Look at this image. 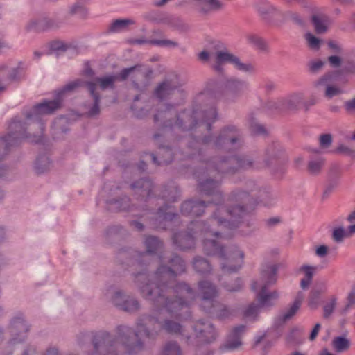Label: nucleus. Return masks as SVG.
<instances>
[{
  "label": "nucleus",
  "mask_w": 355,
  "mask_h": 355,
  "mask_svg": "<svg viewBox=\"0 0 355 355\" xmlns=\"http://www.w3.org/2000/svg\"><path fill=\"white\" fill-rule=\"evenodd\" d=\"M170 266L162 264L152 275L145 270L135 274V282L145 299H150L156 304H164L168 311L174 312L187 304L186 301L171 302L170 296L176 294L196 298L195 291L185 282L173 285V279L185 272V261L177 254L168 259Z\"/></svg>",
  "instance_id": "f257e3e1"
},
{
  "label": "nucleus",
  "mask_w": 355,
  "mask_h": 355,
  "mask_svg": "<svg viewBox=\"0 0 355 355\" xmlns=\"http://www.w3.org/2000/svg\"><path fill=\"white\" fill-rule=\"evenodd\" d=\"M217 116L214 105H206L199 111L193 110L191 113L186 110L178 112L175 105L166 103L157 110L153 116V121L156 127L163 131L178 130L187 132L202 127L210 132Z\"/></svg>",
  "instance_id": "f03ea898"
},
{
  "label": "nucleus",
  "mask_w": 355,
  "mask_h": 355,
  "mask_svg": "<svg viewBox=\"0 0 355 355\" xmlns=\"http://www.w3.org/2000/svg\"><path fill=\"white\" fill-rule=\"evenodd\" d=\"M150 302L153 305V312L151 314H143L137 320L136 324V331H134L135 337L139 336H144L149 340H155L162 331L170 334H182V326L173 320L166 318L164 311H166L171 317L176 319H182L183 315L182 311L185 310L187 312L189 305L195 298H189L183 295H179L176 297V294L170 296V301L179 302L186 301L187 304L178 309L177 311H170L164 304H156L155 302L150 299H146Z\"/></svg>",
  "instance_id": "7ed1b4c3"
},
{
  "label": "nucleus",
  "mask_w": 355,
  "mask_h": 355,
  "mask_svg": "<svg viewBox=\"0 0 355 355\" xmlns=\"http://www.w3.org/2000/svg\"><path fill=\"white\" fill-rule=\"evenodd\" d=\"M226 200L227 205H220L212 214L210 222L230 229L238 227L258 205L255 197L240 188L232 190Z\"/></svg>",
  "instance_id": "20e7f679"
},
{
  "label": "nucleus",
  "mask_w": 355,
  "mask_h": 355,
  "mask_svg": "<svg viewBox=\"0 0 355 355\" xmlns=\"http://www.w3.org/2000/svg\"><path fill=\"white\" fill-rule=\"evenodd\" d=\"M210 144L216 149L227 152L237 150L244 145V136L242 130L232 124L223 126L215 137L211 135H205L200 138L191 136L188 141L186 150L182 153L183 158L204 161V148L202 146Z\"/></svg>",
  "instance_id": "39448f33"
},
{
  "label": "nucleus",
  "mask_w": 355,
  "mask_h": 355,
  "mask_svg": "<svg viewBox=\"0 0 355 355\" xmlns=\"http://www.w3.org/2000/svg\"><path fill=\"white\" fill-rule=\"evenodd\" d=\"M202 250L206 255L217 257L223 261L220 268L224 273L236 272L243 264L245 254L236 245L224 246L215 239L205 238Z\"/></svg>",
  "instance_id": "423d86ee"
},
{
  "label": "nucleus",
  "mask_w": 355,
  "mask_h": 355,
  "mask_svg": "<svg viewBox=\"0 0 355 355\" xmlns=\"http://www.w3.org/2000/svg\"><path fill=\"white\" fill-rule=\"evenodd\" d=\"M211 218L206 221L198 220L191 223L189 231H181L175 233L172 236L173 244L180 250H187L195 247V237L198 236H211L218 238L219 230L215 228L216 223L210 222Z\"/></svg>",
  "instance_id": "0eeeda50"
},
{
  "label": "nucleus",
  "mask_w": 355,
  "mask_h": 355,
  "mask_svg": "<svg viewBox=\"0 0 355 355\" xmlns=\"http://www.w3.org/2000/svg\"><path fill=\"white\" fill-rule=\"evenodd\" d=\"M278 266L276 264L266 265L262 267L259 280L254 281L251 284V289L257 292L256 300L261 308H270L275 304L279 297L276 291H268V287L275 284Z\"/></svg>",
  "instance_id": "6e6552de"
},
{
  "label": "nucleus",
  "mask_w": 355,
  "mask_h": 355,
  "mask_svg": "<svg viewBox=\"0 0 355 355\" xmlns=\"http://www.w3.org/2000/svg\"><path fill=\"white\" fill-rule=\"evenodd\" d=\"M146 252H139L132 249H121L116 254V261L121 264L143 266L146 265L148 254H156L163 248V242L155 236H146L144 240Z\"/></svg>",
  "instance_id": "1a4fd4ad"
},
{
  "label": "nucleus",
  "mask_w": 355,
  "mask_h": 355,
  "mask_svg": "<svg viewBox=\"0 0 355 355\" xmlns=\"http://www.w3.org/2000/svg\"><path fill=\"white\" fill-rule=\"evenodd\" d=\"M62 100L60 97L53 100H43L42 102L35 105L32 109L25 114L26 118L28 121H33L31 125H34L38 129L37 134L34 135L35 139L33 140L36 143L42 141V135L44 131V123L42 120L43 116L53 114L61 107Z\"/></svg>",
  "instance_id": "9d476101"
},
{
  "label": "nucleus",
  "mask_w": 355,
  "mask_h": 355,
  "mask_svg": "<svg viewBox=\"0 0 355 355\" xmlns=\"http://www.w3.org/2000/svg\"><path fill=\"white\" fill-rule=\"evenodd\" d=\"M194 176L198 180V188L200 193L211 196L214 198L211 202L218 205L224 204L225 199L220 189L221 180L216 178L211 169L205 166V169H197L194 172Z\"/></svg>",
  "instance_id": "9b49d317"
},
{
  "label": "nucleus",
  "mask_w": 355,
  "mask_h": 355,
  "mask_svg": "<svg viewBox=\"0 0 355 355\" xmlns=\"http://www.w3.org/2000/svg\"><path fill=\"white\" fill-rule=\"evenodd\" d=\"M153 70L146 68L142 64H136L128 68L123 69L119 73L114 74L116 81H125L129 76L132 78V84L137 90L149 85L152 78Z\"/></svg>",
  "instance_id": "f8f14e48"
},
{
  "label": "nucleus",
  "mask_w": 355,
  "mask_h": 355,
  "mask_svg": "<svg viewBox=\"0 0 355 355\" xmlns=\"http://www.w3.org/2000/svg\"><path fill=\"white\" fill-rule=\"evenodd\" d=\"M215 48L217 49L214 54L215 64L213 66L215 71L222 72V66L225 63L232 64L236 69L245 72L250 71L253 69L252 64L241 62L237 56L227 51L224 44L222 42H217Z\"/></svg>",
  "instance_id": "ddd939ff"
},
{
  "label": "nucleus",
  "mask_w": 355,
  "mask_h": 355,
  "mask_svg": "<svg viewBox=\"0 0 355 355\" xmlns=\"http://www.w3.org/2000/svg\"><path fill=\"white\" fill-rule=\"evenodd\" d=\"M21 121L20 120L13 119L9 125L8 133L6 135L16 146L19 145L24 139H28L31 142L36 143L33 141L35 139L34 135L37 132H32L37 127L32 124L33 121Z\"/></svg>",
  "instance_id": "4468645a"
},
{
  "label": "nucleus",
  "mask_w": 355,
  "mask_h": 355,
  "mask_svg": "<svg viewBox=\"0 0 355 355\" xmlns=\"http://www.w3.org/2000/svg\"><path fill=\"white\" fill-rule=\"evenodd\" d=\"M247 89L248 83L246 81L232 78L227 80L221 93L216 94L215 96L225 101H234Z\"/></svg>",
  "instance_id": "2eb2a0df"
},
{
  "label": "nucleus",
  "mask_w": 355,
  "mask_h": 355,
  "mask_svg": "<svg viewBox=\"0 0 355 355\" xmlns=\"http://www.w3.org/2000/svg\"><path fill=\"white\" fill-rule=\"evenodd\" d=\"M204 161H200V162H205V166L209 169H211L215 174H234L236 173L234 163L232 161V156H222L214 157L211 160H206L203 155ZM199 162V160L196 159Z\"/></svg>",
  "instance_id": "dca6fc26"
},
{
  "label": "nucleus",
  "mask_w": 355,
  "mask_h": 355,
  "mask_svg": "<svg viewBox=\"0 0 355 355\" xmlns=\"http://www.w3.org/2000/svg\"><path fill=\"white\" fill-rule=\"evenodd\" d=\"M26 78V67L23 62H19L16 67H10L7 64L0 65L1 83L6 87L12 83H19Z\"/></svg>",
  "instance_id": "f3484780"
},
{
  "label": "nucleus",
  "mask_w": 355,
  "mask_h": 355,
  "mask_svg": "<svg viewBox=\"0 0 355 355\" xmlns=\"http://www.w3.org/2000/svg\"><path fill=\"white\" fill-rule=\"evenodd\" d=\"M196 338L199 342L211 343L218 337V332L214 324L208 320H198L193 325Z\"/></svg>",
  "instance_id": "a211bd4d"
},
{
  "label": "nucleus",
  "mask_w": 355,
  "mask_h": 355,
  "mask_svg": "<svg viewBox=\"0 0 355 355\" xmlns=\"http://www.w3.org/2000/svg\"><path fill=\"white\" fill-rule=\"evenodd\" d=\"M130 189L136 200L146 202L153 195L154 184L149 178H141L132 182Z\"/></svg>",
  "instance_id": "6ab92c4d"
},
{
  "label": "nucleus",
  "mask_w": 355,
  "mask_h": 355,
  "mask_svg": "<svg viewBox=\"0 0 355 355\" xmlns=\"http://www.w3.org/2000/svg\"><path fill=\"white\" fill-rule=\"evenodd\" d=\"M31 325L25 319L24 314L18 313L10 322L11 339L16 338V342H25L30 331Z\"/></svg>",
  "instance_id": "aec40b11"
},
{
  "label": "nucleus",
  "mask_w": 355,
  "mask_h": 355,
  "mask_svg": "<svg viewBox=\"0 0 355 355\" xmlns=\"http://www.w3.org/2000/svg\"><path fill=\"white\" fill-rule=\"evenodd\" d=\"M286 155L283 146L277 141H272L266 146L263 156L266 166L282 164L286 161Z\"/></svg>",
  "instance_id": "412c9836"
},
{
  "label": "nucleus",
  "mask_w": 355,
  "mask_h": 355,
  "mask_svg": "<svg viewBox=\"0 0 355 355\" xmlns=\"http://www.w3.org/2000/svg\"><path fill=\"white\" fill-rule=\"evenodd\" d=\"M112 302L115 306L129 313L136 312L140 309L139 301L123 291H116L112 297Z\"/></svg>",
  "instance_id": "4be33fe9"
},
{
  "label": "nucleus",
  "mask_w": 355,
  "mask_h": 355,
  "mask_svg": "<svg viewBox=\"0 0 355 355\" xmlns=\"http://www.w3.org/2000/svg\"><path fill=\"white\" fill-rule=\"evenodd\" d=\"M163 137V135L156 132L153 135V139L156 144L159 146V160L153 153H146L155 165L168 164L173 160L175 153L173 151L171 146L168 145H164L160 143L159 140Z\"/></svg>",
  "instance_id": "5701e85b"
},
{
  "label": "nucleus",
  "mask_w": 355,
  "mask_h": 355,
  "mask_svg": "<svg viewBox=\"0 0 355 355\" xmlns=\"http://www.w3.org/2000/svg\"><path fill=\"white\" fill-rule=\"evenodd\" d=\"M199 293L200 295V309L203 311L216 302L218 293L216 286L207 280L198 282Z\"/></svg>",
  "instance_id": "b1692460"
},
{
  "label": "nucleus",
  "mask_w": 355,
  "mask_h": 355,
  "mask_svg": "<svg viewBox=\"0 0 355 355\" xmlns=\"http://www.w3.org/2000/svg\"><path fill=\"white\" fill-rule=\"evenodd\" d=\"M169 206L164 204L160 207L151 220V225L156 230H166L169 223L173 221L178 217V214L168 211Z\"/></svg>",
  "instance_id": "393cba45"
},
{
  "label": "nucleus",
  "mask_w": 355,
  "mask_h": 355,
  "mask_svg": "<svg viewBox=\"0 0 355 355\" xmlns=\"http://www.w3.org/2000/svg\"><path fill=\"white\" fill-rule=\"evenodd\" d=\"M245 329L246 326L244 324L234 327L227 336L225 343L220 347V349L223 352H227L234 351L239 348L243 344L241 338Z\"/></svg>",
  "instance_id": "a878e982"
},
{
  "label": "nucleus",
  "mask_w": 355,
  "mask_h": 355,
  "mask_svg": "<svg viewBox=\"0 0 355 355\" xmlns=\"http://www.w3.org/2000/svg\"><path fill=\"white\" fill-rule=\"evenodd\" d=\"M210 204H213L211 201L205 202L200 200H188L184 201L181 205V212L183 215L191 216H202L206 207Z\"/></svg>",
  "instance_id": "bb28decb"
},
{
  "label": "nucleus",
  "mask_w": 355,
  "mask_h": 355,
  "mask_svg": "<svg viewBox=\"0 0 355 355\" xmlns=\"http://www.w3.org/2000/svg\"><path fill=\"white\" fill-rule=\"evenodd\" d=\"M196 4V12L202 17L219 12L224 8V3L220 0H189Z\"/></svg>",
  "instance_id": "cd10ccee"
},
{
  "label": "nucleus",
  "mask_w": 355,
  "mask_h": 355,
  "mask_svg": "<svg viewBox=\"0 0 355 355\" xmlns=\"http://www.w3.org/2000/svg\"><path fill=\"white\" fill-rule=\"evenodd\" d=\"M203 311L211 317L219 320L229 319L234 315V309L218 301L214 302L209 307L204 309Z\"/></svg>",
  "instance_id": "c85d7f7f"
},
{
  "label": "nucleus",
  "mask_w": 355,
  "mask_h": 355,
  "mask_svg": "<svg viewBox=\"0 0 355 355\" xmlns=\"http://www.w3.org/2000/svg\"><path fill=\"white\" fill-rule=\"evenodd\" d=\"M24 342H16V338L10 339L5 349L6 355H34L36 348L32 345H24Z\"/></svg>",
  "instance_id": "c756f323"
},
{
  "label": "nucleus",
  "mask_w": 355,
  "mask_h": 355,
  "mask_svg": "<svg viewBox=\"0 0 355 355\" xmlns=\"http://www.w3.org/2000/svg\"><path fill=\"white\" fill-rule=\"evenodd\" d=\"M236 173L239 171H248L259 168L260 166L256 162L253 155L250 153L237 154L232 156Z\"/></svg>",
  "instance_id": "7c9ffc66"
},
{
  "label": "nucleus",
  "mask_w": 355,
  "mask_h": 355,
  "mask_svg": "<svg viewBox=\"0 0 355 355\" xmlns=\"http://www.w3.org/2000/svg\"><path fill=\"white\" fill-rule=\"evenodd\" d=\"M62 21L58 17H42L32 21L29 28L37 32L54 30L60 28Z\"/></svg>",
  "instance_id": "2f4dec72"
},
{
  "label": "nucleus",
  "mask_w": 355,
  "mask_h": 355,
  "mask_svg": "<svg viewBox=\"0 0 355 355\" xmlns=\"http://www.w3.org/2000/svg\"><path fill=\"white\" fill-rule=\"evenodd\" d=\"M107 209L112 211H132L135 209V205L131 203V199L126 195L116 198H110L106 200Z\"/></svg>",
  "instance_id": "473e14b6"
},
{
  "label": "nucleus",
  "mask_w": 355,
  "mask_h": 355,
  "mask_svg": "<svg viewBox=\"0 0 355 355\" xmlns=\"http://www.w3.org/2000/svg\"><path fill=\"white\" fill-rule=\"evenodd\" d=\"M178 88L179 84L177 81L166 79L157 86L154 94L159 100H164L173 94Z\"/></svg>",
  "instance_id": "72a5a7b5"
},
{
  "label": "nucleus",
  "mask_w": 355,
  "mask_h": 355,
  "mask_svg": "<svg viewBox=\"0 0 355 355\" xmlns=\"http://www.w3.org/2000/svg\"><path fill=\"white\" fill-rule=\"evenodd\" d=\"M87 89L89 92V96L93 99V103L92 105L89 107L88 111L87 112L86 114L89 117H94L96 116H98L101 112V95L96 91V85L95 83H87Z\"/></svg>",
  "instance_id": "f704fd0d"
},
{
  "label": "nucleus",
  "mask_w": 355,
  "mask_h": 355,
  "mask_svg": "<svg viewBox=\"0 0 355 355\" xmlns=\"http://www.w3.org/2000/svg\"><path fill=\"white\" fill-rule=\"evenodd\" d=\"M192 266L194 270L200 275H208L212 271L210 262L201 256H196L193 258Z\"/></svg>",
  "instance_id": "c9c22d12"
},
{
  "label": "nucleus",
  "mask_w": 355,
  "mask_h": 355,
  "mask_svg": "<svg viewBox=\"0 0 355 355\" xmlns=\"http://www.w3.org/2000/svg\"><path fill=\"white\" fill-rule=\"evenodd\" d=\"M304 99V95L301 93L293 94L290 96L281 98L282 105V111L295 110L302 103Z\"/></svg>",
  "instance_id": "e433bc0d"
},
{
  "label": "nucleus",
  "mask_w": 355,
  "mask_h": 355,
  "mask_svg": "<svg viewBox=\"0 0 355 355\" xmlns=\"http://www.w3.org/2000/svg\"><path fill=\"white\" fill-rule=\"evenodd\" d=\"M302 302V297L298 295L294 300L293 303L290 306V307L284 313L280 314L277 320L281 323H284L289 320H291L300 309Z\"/></svg>",
  "instance_id": "4c0bfd02"
},
{
  "label": "nucleus",
  "mask_w": 355,
  "mask_h": 355,
  "mask_svg": "<svg viewBox=\"0 0 355 355\" xmlns=\"http://www.w3.org/2000/svg\"><path fill=\"white\" fill-rule=\"evenodd\" d=\"M255 198L257 199L258 204L261 203L266 207H270L275 204L277 197L271 192L270 188H262Z\"/></svg>",
  "instance_id": "58836bf2"
},
{
  "label": "nucleus",
  "mask_w": 355,
  "mask_h": 355,
  "mask_svg": "<svg viewBox=\"0 0 355 355\" xmlns=\"http://www.w3.org/2000/svg\"><path fill=\"white\" fill-rule=\"evenodd\" d=\"M116 80L114 74H110L102 77H96L94 78V81L92 82L95 83L96 85L98 84L100 89L105 91L109 89H114L116 87Z\"/></svg>",
  "instance_id": "ea45409f"
},
{
  "label": "nucleus",
  "mask_w": 355,
  "mask_h": 355,
  "mask_svg": "<svg viewBox=\"0 0 355 355\" xmlns=\"http://www.w3.org/2000/svg\"><path fill=\"white\" fill-rule=\"evenodd\" d=\"M135 21L132 19H114L109 26L108 31L111 33H119L125 31L129 26L134 25Z\"/></svg>",
  "instance_id": "a19ab883"
},
{
  "label": "nucleus",
  "mask_w": 355,
  "mask_h": 355,
  "mask_svg": "<svg viewBox=\"0 0 355 355\" xmlns=\"http://www.w3.org/2000/svg\"><path fill=\"white\" fill-rule=\"evenodd\" d=\"M135 44H150L151 45L161 46V47H171L175 48L178 46V43L175 41L171 40H143L137 39L133 42Z\"/></svg>",
  "instance_id": "79ce46f5"
},
{
  "label": "nucleus",
  "mask_w": 355,
  "mask_h": 355,
  "mask_svg": "<svg viewBox=\"0 0 355 355\" xmlns=\"http://www.w3.org/2000/svg\"><path fill=\"white\" fill-rule=\"evenodd\" d=\"M51 162L46 155H40L35 162V170L37 174L44 173L50 169Z\"/></svg>",
  "instance_id": "37998d69"
},
{
  "label": "nucleus",
  "mask_w": 355,
  "mask_h": 355,
  "mask_svg": "<svg viewBox=\"0 0 355 355\" xmlns=\"http://www.w3.org/2000/svg\"><path fill=\"white\" fill-rule=\"evenodd\" d=\"M279 15L282 16L284 21H291L293 24L300 27L304 26V21L298 12L287 10L284 12H279Z\"/></svg>",
  "instance_id": "c03bdc74"
},
{
  "label": "nucleus",
  "mask_w": 355,
  "mask_h": 355,
  "mask_svg": "<svg viewBox=\"0 0 355 355\" xmlns=\"http://www.w3.org/2000/svg\"><path fill=\"white\" fill-rule=\"evenodd\" d=\"M355 49L346 53L344 55L343 71L347 73H355Z\"/></svg>",
  "instance_id": "a18cd8bd"
},
{
  "label": "nucleus",
  "mask_w": 355,
  "mask_h": 355,
  "mask_svg": "<svg viewBox=\"0 0 355 355\" xmlns=\"http://www.w3.org/2000/svg\"><path fill=\"white\" fill-rule=\"evenodd\" d=\"M161 355H182L180 345L175 341H168L163 347Z\"/></svg>",
  "instance_id": "49530a36"
},
{
  "label": "nucleus",
  "mask_w": 355,
  "mask_h": 355,
  "mask_svg": "<svg viewBox=\"0 0 355 355\" xmlns=\"http://www.w3.org/2000/svg\"><path fill=\"white\" fill-rule=\"evenodd\" d=\"M247 40L249 44H250L257 49L264 51L268 50V44L259 35H249L247 37Z\"/></svg>",
  "instance_id": "de8ad7c7"
},
{
  "label": "nucleus",
  "mask_w": 355,
  "mask_h": 355,
  "mask_svg": "<svg viewBox=\"0 0 355 355\" xmlns=\"http://www.w3.org/2000/svg\"><path fill=\"white\" fill-rule=\"evenodd\" d=\"M324 164V159L320 157L315 160H311L307 166L309 173L312 175L320 174Z\"/></svg>",
  "instance_id": "09e8293b"
},
{
  "label": "nucleus",
  "mask_w": 355,
  "mask_h": 355,
  "mask_svg": "<svg viewBox=\"0 0 355 355\" xmlns=\"http://www.w3.org/2000/svg\"><path fill=\"white\" fill-rule=\"evenodd\" d=\"M332 345L337 352H343L349 347V341L342 336L336 337L332 341Z\"/></svg>",
  "instance_id": "8fccbe9b"
},
{
  "label": "nucleus",
  "mask_w": 355,
  "mask_h": 355,
  "mask_svg": "<svg viewBox=\"0 0 355 355\" xmlns=\"http://www.w3.org/2000/svg\"><path fill=\"white\" fill-rule=\"evenodd\" d=\"M16 146L6 136L0 137V160L8 153L11 147Z\"/></svg>",
  "instance_id": "3c124183"
},
{
  "label": "nucleus",
  "mask_w": 355,
  "mask_h": 355,
  "mask_svg": "<svg viewBox=\"0 0 355 355\" xmlns=\"http://www.w3.org/2000/svg\"><path fill=\"white\" fill-rule=\"evenodd\" d=\"M89 82V81H85L82 79H76L73 81L67 83L65 86H64V87L60 92L59 94H63L64 93L67 92H72L76 89L81 87H85L87 88V83Z\"/></svg>",
  "instance_id": "603ef678"
},
{
  "label": "nucleus",
  "mask_w": 355,
  "mask_h": 355,
  "mask_svg": "<svg viewBox=\"0 0 355 355\" xmlns=\"http://www.w3.org/2000/svg\"><path fill=\"white\" fill-rule=\"evenodd\" d=\"M243 286V280L240 277H237L234 281L225 282L223 283L224 288L230 292L240 291Z\"/></svg>",
  "instance_id": "864d4df0"
},
{
  "label": "nucleus",
  "mask_w": 355,
  "mask_h": 355,
  "mask_svg": "<svg viewBox=\"0 0 355 355\" xmlns=\"http://www.w3.org/2000/svg\"><path fill=\"white\" fill-rule=\"evenodd\" d=\"M69 14L71 15H78L84 18L87 15V10L81 3L76 2L70 7Z\"/></svg>",
  "instance_id": "5fc2aeb1"
},
{
  "label": "nucleus",
  "mask_w": 355,
  "mask_h": 355,
  "mask_svg": "<svg viewBox=\"0 0 355 355\" xmlns=\"http://www.w3.org/2000/svg\"><path fill=\"white\" fill-rule=\"evenodd\" d=\"M325 291V287L320 289H313L311 291L309 295V305L311 306H316L320 301L322 293Z\"/></svg>",
  "instance_id": "6e6d98bb"
},
{
  "label": "nucleus",
  "mask_w": 355,
  "mask_h": 355,
  "mask_svg": "<svg viewBox=\"0 0 355 355\" xmlns=\"http://www.w3.org/2000/svg\"><path fill=\"white\" fill-rule=\"evenodd\" d=\"M325 62L322 60H312L308 63V71L311 74H317L322 71Z\"/></svg>",
  "instance_id": "4d7b16f0"
},
{
  "label": "nucleus",
  "mask_w": 355,
  "mask_h": 355,
  "mask_svg": "<svg viewBox=\"0 0 355 355\" xmlns=\"http://www.w3.org/2000/svg\"><path fill=\"white\" fill-rule=\"evenodd\" d=\"M332 79V75L330 73H327L322 76L320 78H318L317 80L313 82V85L315 88L320 89L322 87H327L329 85V83Z\"/></svg>",
  "instance_id": "13d9d810"
},
{
  "label": "nucleus",
  "mask_w": 355,
  "mask_h": 355,
  "mask_svg": "<svg viewBox=\"0 0 355 355\" xmlns=\"http://www.w3.org/2000/svg\"><path fill=\"white\" fill-rule=\"evenodd\" d=\"M161 198L164 199L166 201L175 202L177 200V188L173 187L171 189H168L165 188L163 193L161 196Z\"/></svg>",
  "instance_id": "bf43d9fd"
},
{
  "label": "nucleus",
  "mask_w": 355,
  "mask_h": 355,
  "mask_svg": "<svg viewBox=\"0 0 355 355\" xmlns=\"http://www.w3.org/2000/svg\"><path fill=\"white\" fill-rule=\"evenodd\" d=\"M258 11L263 16L274 13L279 15V12H280L277 10L273 6L269 3L260 5L258 8Z\"/></svg>",
  "instance_id": "052dcab7"
},
{
  "label": "nucleus",
  "mask_w": 355,
  "mask_h": 355,
  "mask_svg": "<svg viewBox=\"0 0 355 355\" xmlns=\"http://www.w3.org/2000/svg\"><path fill=\"white\" fill-rule=\"evenodd\" d=\"M311 21L318 33H323L327 31V26L318 16L313 15Z\"/></svg>",
  "instance_id": "680f3d73"
},
{
  "label": "nucleus",
  "mask_w": 355,
  "mask_h": 355,
  "mask_svg": "<svg viewBox=\"0 0 355 355\" xmlns=\"http://www.w3.org/2000/svg\"><path fill=\"white\" fill-rule=\"evenodd\" d=\"M305 37L308 42L309 46L311 49L314 50L319 49L321 43V40L319 38L316 37L311 33H306Z\"/></svg>",
  "instance_id": "e2e57ef3"
},
{
  "label": "nucleus",
  "mask_w": 355,
  "mask_h": 355,
  "mask_svg": "<svg viewBox=\"0 0 355 355\" xmlns=\"http://www.w3.org/2000/svg\"><path fill=\"white\" fill-rule=\"evenodd\" d=\"M333 142L332 135L329 133L322 134L320 136L319 144L321 148H328Z\"/></svg>",
  "instance_id": "0e129e2a"
},
{
  "label": "nucleus",
  "mask_w": 355,
  "mask_h": 355,
  "mask_svg": "<svg viewBox=\"0 0 355 355\" xmlns=\"http://www.w3.org/2000/svg\"><path fill=\"white\" fill-rule=\"evenodd\" d=\"M261 307L259 306V304H257L255 303H252L244 311L243 316L245 318L256 317L258 314L259 309Z\"/></svg>",
  "instance_id": "69168bd1"
},
{
  "label": "nucleus",
  "mask_w": 355,
  "mask_h": 355,
  "mask_svg": "<svg viewBox=\"0 0 355 355\" xmlns=\"http://www.w3.org/2000/svg\"><path fill=\"white\" fill-rule=\"evenodd\" d=\"M245 191L249 192L250 194L254 192L259 193V190H261L263 187H261L258 183L253 180H248L245 182Z\"/></svg>",
  "instance_id": "338daca9"
},
{
  "label": "nucleus",
  "mask_w": 355,
  "mask_h": 355,
  "mask_svg": "<svg viewBox=\"0 0 355 355\" xmlns=\"http://www.w3.org/2000/svg\"><path fill=\"white\" fill-rule=\"evenodd\" d=\"M340 94H342V90L340 88L333 85H327L325 89L324 96L326 98L330 99Z\"/></svg>",
  "instance_id": "774afa93"
}]
</instances>
